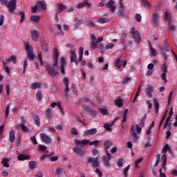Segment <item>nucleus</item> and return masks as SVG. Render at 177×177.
Here are the masks:
<instances>
[{
    "instance_id": "774afa93",
    "label": "nucleus",
    "mask_w": 177,
    "mask_h": 177,
    "mask_svg": "<svg viewBox=\"0 0 177 177\" xmlns=\"http://www.w3.org/2000/svg\"><path fill=\"white\" fill-rule=\"evenodd\" d=\"M111 125H110V124H105L104 125V128H105V129L106 130V131H111Z\"/></svg>"
},
{
    "instance_id": "c9c22d12",
    "label": "nucleus",
    "mask_w": 177,
    "mask_h": 177,
    "mask_svg": "<svg viewBox=\"0 0 177 177\" xmlns=\"http://www.w3.org/2000/svg\"><path fill=\"white\" fill-rule=\"evenodd\" d=\"M41 88V83L39 82H34L31 85V89H37Z\"/></svg>"
},
{
    "instance_id": "4c0bfd02",
    "label": "nucleus",
    "mask_w": 177,
    "mask_h": 177,
    "mask_svg": "<svg viewBox=\"0 0 177 177\" xmlns=\"http://www.w3.org/2000/svg\"><path fill=\"white\" fill-rule=\"evenodd\" d=\"M108 21V18L102 17L97 19V23H100V24H104V23H107Z\"/></svg>"
},
{
    "instance_id": "2f4dec72",
    "label": "nucleus",
    "mask_w": 177,
    "mask_h": 177,
    "mask_svg": "<svg viewBox=\"0 0 177 177\" xmlns=\"http://www.w3.org/2000/svg\"><path fill=\"white\" fill-rule=\"evenodd\" d=\"M1 164L6 168H9V159L7 158H4L1 161Z\"/></svg>"
},
{
    "instance_id": "338daca9",
    "label": "nucleus",
    "mask_w": 177,
    "mask_h": 177,
    "mask_svg": "<svg viewBox=\"0 0 177 177\" xmlns=\"http://www.w3.org/2000/svg\"><path fill=\"white\" fill-rule=\"evenodd\" d=\"M142 3L144 4L145 6H146L147 8H150L151 4L150 3H149V1L147 0H142Z\"/></svg>"
},
{
    "instance_id": "ea45409f",
    "label": "nucleus",
    "mask_w": 177,
    "mask_h": 177,
    "mask_svg": "<svg viewBox=\"0 0 177 177\" xmlns=\"http://www.w3.org/2000/svg\"><path fill=\"white\" fill-rule=\"evenodd\" d=\"M171 116H168L166 119L165 125H164V128H167V127H169V128L171 129V122H169L171 121Z\"/></svg>"
},
{
    "instance_id": "20e7f679",
    "label": "nucleus",
    "mask_w": 177,
    "mask_h": 177,
    "mask_svg": "<svg viewBox=\"0 0 177 177\" xmlns=\"http://www.w3.org/2000/svg\"><path fill=\"white\" fill-rule=\"evenodd\" d=\"M25 50L27 52L28 60H30V61L34 60V59H35V55H34V50L32 48V46L30 45V43H27L25 45Z\"/></svg>"
},
{
    "instance_id": "2eb2a0df",
    "label": "nucleus",
    "mask_w": 177,
    "mask_h": 177,
    "mask_svg": "<svg viewBox=\"0 0 177 177\" xmlns=\"http://www.w3.org/2000/svg\"><path fill=\"white\" fill-rule=\"evenodd\" d=\"M84 6H87V8H91L92 5L90 3H88V1H84V2L79 3L77 5V8H78V9H82V8H84Z\"/></svg>"
},
{
    "instance_id": "603ef678",
    "label": "nucleus",
    "mask_w": 177,
    "mask_h": 177,
    "mask_svg": "<svg viewBox=\"0 0 177 177\" xmlns=\"http://www.w3.org/2000/svg\"><path fill=\"white\" fill-rule=\"evenodd\" d=\"M37 57H38V59L39 60L40 65L43 66L44 65V62L42 61V53L41 52H39L38 53Z\"/></svg>"
},
{
    "instance_id": "6e6d98bb",
    "label": "nucleus",
    "mask_w": 177,
    "mask_h": 177,
    "mask_svg": "<svg viewBox=\"0 0 177 177\" xmlns=\"http://www.w3.org/2000/svg\"><path fill=\"white\" fill-rule=\"evenodd\" d=\"M75 27L78 28L80 26H81V24H82V20H80V19H75Z\"/></svg>"
},
{
    "instance_id": "f704fd0d",
    "label": "nucleus",
    "mask_w": 177,
    "mask_h": 177,
    "mask_svg": "<svg viewBox=\"0 0 177 177\" xmlns=\"http://www.w3.org/2000/svg\"><path fill=\"white\" fill-rule=\"evenodd\" d=\"M120 12L118 13L119 17H122L124 16V13L125 10H124V6L122 4H120Z\"/></svg>"
},
{
    "instance_id": "f8f14e48",
    "label": "nucleus",
    "mask_w": 177,
    "mask_h": 177,
    "mask_svg": "<svg viewBox=\"0 0 177 177\" xmlns=\"http://www.w3.org/2000/svg\"><path fill=\"white\" fill-rule=\"evenodd\" d=\"M31 38L35 42H38V39L39 38V33L37 30H33L30 32Z\"/></svg>"
},
{
    "instance_id": "6e6552de",
    "label": "nucleus",
    "mask_w": 177,
    "mask_h": 177,
    "mask_svg": "<svg viewBox=\"0 0 177 177\" xmlns=\"http://www.w3.org/2000/svg\"><path fill=\"white\" fill-rule=\"evenodd\" d=\"M158 20H160V13L155 11L152 13V19L151 21L154 26H158V24L160 23Z\"/></svg>"
},
{
    "instance_id": "5fc2aeb1",
    "label": "nucleus",
    "mask_w": 177,
    "mask_h": 177,
    "mask_svg": "<svg viewBox=\"0 0 177 177\" xmlns=\"http://www.w3.org/2000/svg\"><path fill=\"white\" fill-rule=\"evenodd\" d=\"M117 165L119 168H122V167H124V160L122 159L118 160L117 161Z\"/></svg>"
},
{
    "instance_id": "4d7b16f0",
    "label": "nucleus",
    "mask_w": 177,
    "mask_h": 177,
    "mask_svg": "<svg viewBox=\"0 0 177 177\" xmlns=\"http://www.w3.org/2000/svg\"><path fill=\"white\" fill-rule=\"evenodd\" d=\"M168 30H169V31H175V26L172 25L171 21L168 22Z\"/></svg>"
},
{
    "instance_id": "423d86ee",
    "label": "nucleus",
    "mask_w": 177,
    "mask_h": 177,
    "mask_svg": "<svg viewBox=\"0 0 177 177\" xmlns=\"http://www.w3.org/2000/svg\"><path fill=\"white\" fill-rule=\"evenodd\" d=\"M106 156H103L102 162L105 167H110V160H111V153H109V151H106Z\"/></svg>"
},
{
    "instance_id": "39448f33",
    "label": "nucleus",
    "mask_w": 177,
    "mask_h": 177,
    "mask_svg": "<svg viewBox=\"0 0 177 177\" xmlns=\"http://www.w3.org/2000/svg\"><path fill=\"white\" fill-rule=\"evenodd\" d=\"M82 110H85L88 115H91V117H96V115L97 114V112L95 110L91 109V107L88 105H83L82 106Z\"/></svg>"
},
{
    "instance_id": "e433bc0d",
    "label": "nucleus",
    "mask_w": 177,
    "mask_h": 177,
    "mask_svg": "<svg viewBox=\"0 0 177 177\" xmlns=\"http://www.w3.org/2000/svg\"><path fill=\"white\" fill-rule=\"evenodd\" d=\"M29 168L30 169H34L37 168V162L33 160L29 162Z\"/></svg>"
},
{
    "instance_id": "b1692460",
    "label": "nucleus",
    "mask_w": 177,
    "mask_h": 177,
    "mask_svg": "<svg viewBox=\"0 0 177 177\" xmlns=\"http://www.w3.org/2000/svg\"><path fill=\"white\" fill-rule=\"evenodd\" d=\"M160 55L161 56L163 57V62H166L167 60H168V57L167 55V53H165V52H164V49L162 48V46L160 47Z\"/></svg>"
},
{
    "instance_id": "5701e85b",
    "label": "nucleus",
    "mask_w": 177,
    "mask_h": 177,
    "mask_svg": "<svg viewBox=\"0 0 177 177\" xmlns=\"http://www.w3.org/2000/svg\"><path fill=\"white\" fill-rule=\"evenodd\" d=\"M32 119L35 121V124L37 125V127H40L41 126V121L39 120V117L38 115L35 114L32 115Z\"/></svg>"
},
{
    "instance_id": "a19ab883",
    "label": "nucleus",
    "mask_w": 177,
    "mask_h": 177,
    "mask_svg": "<svg viewBox=\"0 0 177 177\" xmlns=\"http://www.w3.org/2000/svg\"><path fill=\"white\" fill-rule=\"evenodd\" d=\"M79 60H82V56H84V48L82 47L79 48Z\"/></svg>"
},
{
    "instance_id": "13d9d810",
    "label": "nucleus",
    "mask_w": 177,
    "mask_h": 177,
    "mask_svg": "<svg viewBox=\"0 0 177 177\" xmlns=\"http://www.w3.org/2000/svg\"><path fill=\"white\" fill-rule=\"evenodd\" d=\"M91 46L93 48V49H96V48L98 46L97 41H92Z\"/></svg>"
},
{
    "instance_id": "de8ad7c7",
    "label": "nucleus",
    "mask_w": 177,
    "mask_h": 177,
    "mask_svg": "<svg viewBox=\"0 0 177 177\" xmlns=\"http://www.w3.org/2000/svg\"><path fill=\"white\" fill-rule=\"evenodd\" d=\"M147 115L146 114L144 115V116L142 118L140 123V127H142V128L145 127V121H146V118Z\"/></svg>"
},
{
    "instance_id": "7c9ffc66",
    "label": "nucleus",
    "mask_w": 177,
    "mask_h": 177,
    "mask_svg": "<svg viewBox=\"0 0 177 177\" xmlns=\"http://www.w3.org/2000/svg\"><path fill=\"white\" fill-rule=\"evenodd\" d=\"M66 9H67V7L64 4H58V13H62L64 10H66Z\"/></svg>"
},
{
    "instance_id": "9d476101",
    "label": "nucleus",
    "mask_w": 177,
    "mask_h": 177,
    "mask_svg": "<svg viewBox=\"0 0 177 177\" xmlns=\"http://www.w3.org/2000/svg\"><path fill=\"white\" fill-rule=\"evenodd\" d=\"M131 34L133 36V38L139 44L140 42V34H139V31L136 30L135 28H131Z\"/></svg>"
},
{
    "instance_id": "69168bd1",
    "label": "nucleus",
    "mask_w": 177,
    "mask_h": 177,
    "mask_svg": "<svg viewBox=\"0 0 177 177\" xmlns=\"http://www.w3.org/2000/svg\"><path fill=\"white\" fill-rule=\"evenodd\" d=\"M136 131L138 135L142 132V127H140L138 124H136Z\"/></svg>"
},
{
    "instance_id": "58836bf2",
    "label": "nucleus",
    "mask_w": 177,
    "mask_h": 177,
    "mask_svg": "<svg viewBox=\"0 0 177 177\" xmlns=\"http://www.w3.org/2000/svg\"><path fill=\"white\" fill-rule=\"evenodd\" d=\"M162 160H163L162 164V168H165V167L167 166V155L166 154H164L162 156Z\"/></svg>"
},
{
    "instance_id": "e2e57ef3",
    "label": "nucleus",
    "mask_w": 177,
    "mask_h": 177,
    "mask_svg": "<svg viewBox=\"0 0 177 177\" xmlns=\"http://www.w3.org/2000/svg\"><path fill=\"white\" fill-rule=\"evenodd\" d=\"M136 20L138 23H140L142 21V15H140V14H136Z\"/></svg>"
},
{
    "instance_id": "09e8293b",
    "label": "nucleus",
    "mask_w": 177,
    "mask_h": 177,
    "mask_svg": "<svg viewBox=\"0 0 177 177\" xmlns=\"http://www.w3.org/2000/svg\"><path fill=\"white\" fill-rule=\"evenodd\" d=\"M37 100H42V92L41 91H38L36 94Z\"/></svg>"
},
{
    "instance_id": "a211bd4d",
    "label": "nucleus",
    "mask_w": 177,
    "mask_h": 177,
    "mask_svg": "<svg viewBox=\"0 0 177 177\" xmlns=\"http://www.w3.org/2000/svg\"><path fill=\"white\" fill-rule=\"evenodd\" d=\"M115 104L118 107H122V106H124V101L121 97H118V98L115 100Z\"/></svg>"
},
{
    "instance_id": "37998d69",
    "label": "nucleus",
    "mask_w": 177,
    "mask_h": 177,
    "mask_svg": "<svg viewBox=\"0 0 177 177\" xmlns=\"http://www.w3.org/2000/svg\"><path fill=\"white\" fill-rule=\"evenodd\" d=\"M39 17L37 15H32L30 17L31 21H34L35 23H38L39 21Z\"/></svg>"
},
{
    "instance_id": "0eeeda50",
    "label": "nucleus",
    "mask_w": 177,
    "mask_h": 177,
    "mask_svg": "<svg viewBox=\"0 0 177 177\" xmlns=\"http://www.w3.org/2000/svg\"><path fill=\"white\" fill-rule=\"evenodd\" d=\"M70 58L71 63H75V66H78V63H80V62H82V60H80V57H77V53H75V50L71 51Z\"/></svg>"
},
{
    "instance_id": "4468645a",
    "label": "nucleus",
    "mask_w": 177,
    "mask_h": 177,
    "mask_svg": "<svg viewBox=\"0 0 177 177\" xmlns=\"http://www.w3.org/2000/svg\"><path fill=\"white\" fill-rule=\"evenodd\" d=\"M17 129H21L22 132H24L25 133H28V132H30V130L28 129V128H27V127H26V125H24V124H19L17 126Z\"/></svg>"
},
{
    "instance_id": "1a4fd4ad",
    "label": "nucleus",
    "mask_w": 177,
    "mask_h": 177,
    "mask_svg": "<svg viewBox=\"0 0 177 177\" xmlns=\"http://www.w3.org/2000/svg\"><path fill=\"white\" fill-rule=\"evenodd\" d=\"M88 164H92L93 168H97L99 167V159L97 158H89L87 160Z\"/></svg>"
},
{
    "instance_id": "052dcab7",
    "label": "nucleus",
    "mask_w": 177,
    "mask_h": 177,
    "mask_svg": "<svg viewBox=\"0 0 177 177\" xmlns=\"http://www.w3.org/2000/svg\"><path fill=\"white\" fill-rule=\"evenodd\" d=\"M19 16H21L20 23H23L24 21V19H26V15L24 14V12H19Z\"/></svg>"
},
{
    "instance_id": "6ab92c4d",
    "label": "nucleus",
    "mask_w": 177,
    "mask_h": 177,
    "mask_svg": "<svg viewBox=\"0 0 177 177\" xmlns=\"http://www.w3.org/2000/svg\"><path fill=\"white\" fill-rule=\"evenodd\" d=\"M16 139L15 130H11L9 132V140L11 143H13Z\"/></svg>"
},
{
    "instance_id": "a18cd8bd",
    "label": "nucleus",
    "mask_w": 177,
    "mask_h": 177,
    "mask_svg": "<svg viewBox=\"0 0 177 177\" xmlns=\"http://www.w3.org/2000/svg\"><path fill=\"white\" fill-rule=\"evenodd\" d=\"M167 151H171V147L168 144H166L162 150V153H167Z\"/></svg>"
},
{
    "instance_id": "a878e982",
    "label": "nucleus",
    "mask_w": 177,
    "mask_h": 177,
    "mask_svg": "<svg viewBox=\"0 0 177 177\" xmlns=\"http://www.w3.org/2000/svg\"><path fill=\"white\" fill-rule=\"evenodd\" d=\"M54 63H59V51H57V48H55L54 50Z\"/></svg>"
},
{
    "instance_id": "c85d7f7f",
    "label": "nucleus",
    "mask_w": 177,
    "mask_h": 177,
    "mask_svg": "<svg viewBox=\"0 0 177 177\" xmlns=\"http://www.w3.org/2000/svg\"><path fill=\"white\" fill-rule=\"evenodd\" d=\"M148 44L150 46L149 50L151 56H157V51L153 48V46H151V44L150 43V41H148Z\"/></svg>"
},
{
    "instance_id": "8fccbe9b",
    "label": "nucleus",
    "mask_w": 177,
    "mask_h": 177,
    "mask_svg": "<svg viewBox=\"0 0 177 177\" xmlns=\"http://www.w3.org/2000/svg\"><path fill=\"white\" fill-rule=\"evenodd\" d=\"M162 71L165 73H167L168 71V66H167V62H163L162 63Z\"/></svg>"
},
{
    "instance_id": "49530a36",
    "label": "nucleus",
    "mask_w": 177,
    "mask_h": 177,
    "mask_svg": "<svg viewBox=\"0 0 177 177\" xmlns=\"http://www.w3.org/2000/svg\"><path fill=\"white\" fill-rule=\"evenodd\" d=\"M165 19L168 21V23L171 21V14H169V11H166L165 14Z\"/></svg>"
},
{
    "instance_id": "864d4df0",
    "label": "nucleus",
    "mask_w": 177,
    "mask_h": 177,
    "mask_svg": "<svg viewBox=\"0 0 177 177\" xmlns=\"http://www.w3.org/2000/svg\"><path fill=\"white\" fill-rule=\"evenodd\" d=\"M131 167V165H128L127 167L124 168V170L123 171V175L124 177H128V171H129V168Z\"/></svg>"
},
{
    "instance_id": "412c9836",
    "label": "nucleus",
    "mask_w": 177,
    "mask_h": 177,
    "mask_svg": "<svg viewBox=\"0 0 177 177\" xmlns=\"http://www.w3.org/2000/svg\"><path fill=\"white\" fill-rule=\"evenodd\" d=\"M133 128L134 127L131 126V132L133 138V142H136L138 141V134H136V131L133 130Z\"/></svg>"
},
{
    "instance_id": "c03bdc74",
    "label": "nucleus",
    "mask_w": 177,
    "mask_h": 177,
    "mask_svg": "<svg viewBox=\"0 0 177 177\" xmlns=\"http://www.w3.org/2000/svg\"><path fill=\"white\" fill-rule=\"evenodd\" d=\"M46 115L47 116V118H49L50 120H51V118H52V109H48L46 111Z\"/></svg>"
},
{
    "instance_id": "f03ea898",
    "label": "nucleus",
    "mask_w": 177,
    "mask_h": 177,
    "mask_svg": "<svg viewBox=\"0 0 177 177\" xmlns=\"http://www.w3.org/2000/svg\"><path fill=\"white\" fill-rule=\"evenodd\" d=\"M2 5H6L10 13H15V10L17 8V1L10 0L8 1L6 0H0Z\"/></svg>"
},
{
    "instance_id": "7ed1b4c3",
    "label": "nucleus",
    "mask_w": 177,
    "mask_h": 177,
    "mask_svg": "<svg viewBox=\"0 0 177 177\" xmlns=\"http://www.w3.org/2000/svg\"><path fill=\"white\" fill-rule=\"evenodd\" d=\"M46 67V71L50 77H56L59 74V66H57V63L54 62L53 65L47 64Z\"/></svg>"
},
{
    "instance_id": "473e14b6",
    "label": "nucleus",
    "mask_w": 177,
    "mask_h": 177,
    "mask_svg": "<svg viewBox=\"0 0 177 177\" xmlns=\"http://www.w3.org/2000/svg\"><path fill=\"white\" fill-rule=\"evenodd\" d=\"M153 104H154V107H155V111L156 113H158V110L160 109V104L158 103V101H157V100L154 99L153 100Z\"/></svg>"
},
{
    "instance_id": "72a5a7b5",
    "label": "nucleus",
    "mask_w": 177,
    "mask_h": 177,
    "mask_svg": "<svg viewBox=\"0 0 177 177\" xmlns=\"http://www.w3.org/2000/svg\"><path fill=\"white\" fill-rule=\"evenodd\" d=\"M167 111H166V112L164 113V115L160 120V124L158 127V129H160L161 128V125H162V124H164V121H165V118H167Z\"/></svg>"
},
{
    "instance_id": "c756f323",
    "label": "nucleus",
    "mask_w": 177,
    "mask_h": 177,
    "mask_svg": "<svg viewBox=\"0 0 177 177\" xmlns=\"http://www.w3.org/2000/svg\"><path fill=\"white\" fill-rule=\"evenodd\" d=\"M163 49H165L166 52H171V50H172L171 48H169V44L167 41H163Z\"/></svg>"
},
{
    "instance_id": "f257e3e1",
    "label": "nucleus",
    "mask_w": 177,
    "mask_h": 177,
    "mask_svg": "<svg viewBox=\"0 0 177 177\" xmlns=\"http://www.w3.org/2000/svg\"><path fill=\"white\" fill-rule=\"evenodd\" d=\"M74 142L77 146L72 148V151H73L76 156L82 157L84 154H86V150L84 149V147L89 145V140L75 139Z\"/></svg>"
},
{
    "instance_id": "f3484780",
    "label": "nucleus",
    "mask_w": 177,
    "mask_h": 177,
    "mask_svg": "<svg viewBox=\"0 0 177 177\" xmlns=\"http://www.w3.org/2000/svg\"><path fill=\"white\" fill-rule=\"evenodd\" d=\"M63 81L65 86L64 92H66V95H67V93L70 92V87H68V78L65 77Z\"/></svg>"
},
{
    "instance_id": "cd10ccee",
    "label": "nucleus",
    "mask_w": 177,
    "mask_h": 177,
    "mask_svg": "<svg viewBox=\"0 0 177 177\" xmlns=\"http://www.w3.org/2000/svg\"><path fill=\"white\" fill-rule=\"evenodd\" d=\"M111 146H113V142H111L110 140H106L105 142L104 143V147L105 150H109V149H110V147Z\"/></svg>"
},
{
    "instance_id": "393cba45",
    "label": "nucleus",
    "mask_w": 177,
    "mask_h": 177,
    "mask_svg": "<svg viewBox=\"0 0 177 177\" xmlns=\"http://www.w3.org/2000/svg\"><path fill=\"white\" fill-rule=\"evenodd\" d=\"M64 172H66V171H64V169L63 168L57 167L55 171V175H56V176H60L63 175V174H64Z\"/></svg>"
},
{
    "instance_id": "0e129e2a",
    "label": "nucleus",
    "mask_w": 177,
    "mask_h": 177,
    "mask_svg": "<svg viewBox=\"0 0 177 177\" xmlns=\"http://www.w3.org/2000/svg\"><path fill=\"white\" fill-rule=\"evenodd\" d=\"M71 133H72V135H75V136L78 135V131H77V129H76L75 127H73V128L71 130Z\"/></svg>"
},
{
    "instance_id": "aec40b11",
    "label": "nucleus",
    "mask_w": 177,
    "mask_h": 177,
    "mask_svg": "<svg viewBox=\"0 0 177 177\" xmlns=\"http://www.w3.org/2000/svg\"><path fill=\"white\" fill-rule=\"evenodd\" d=\"M40 46L43 50V52H48V49H49V46H48V43H46V41H41Z\"/></svg>"
},
{
    "instance_id": "3c124183",
    "label": "nucleus",
    "mask_w": 177,
    "mask_h": 177,
    "mask_svg": "<svg viewBox=\"0 0 177 177\" xmlns=\"http://www.w3.org/2000/svg\"><path fill=\"white\" fill-rule=\"evenodd\" d=\"M90 146H94V147H97L99 146V140H94L93 142H88Z\"/></svg>"
},
{
    "instance_id": "79ce46f5",
    "label": "nucleus",
    "mask_w": 177,
    "mask_h": 177,
    "mask_svg": "<svg viewBox=\"0 0 177 177\" xmlns=\"http://www.w3.org/2000/svg\"><path fill=\"white\" fill-rule=\"evenodd\" d=\"M115 65L116 67H118V68H121V66H122V62H121V59L120 58H117L115 61Z\"/></svg>"
},
{
    "instance_id": "ddd939ff",
    "label": "nucleus",
    "mask_w": 177,
    "mask_h": 177,
    "mask_svg": "<svg viewBox=\"0 0 177 177\" xmlns=\"http://www.w3.org/2000/svg\"><path fill=\"white\" fill-rule=\"evenodd\" d=\"M106 7L109 8L110 10V12L112 13H114L115 12V6H114V1L110 0L107 3H106Z\"/></svg>"
},
{
    "instance_id": "dca6fc26",
    "label": "nucleus",
    "mask_w": 177,
    "mask_h": 177,
    "mask_svg": "<svg viewBox=\"0 0 177 177\" xmlns=\"http://www.w3.org/2000/svg\"><path fill=\"white\" fill-rule=\"evenodd\" d=\"M96 132H97V129H91L89 130H86L84 132V136H88V135H95V133H96Z\"/></svg>"
},
{
    "instance_id": "9b49d317",
    "label": "nucleus",
    "mask_w": 177,
    "mask_h": 177,
    "mask_svg": "<svg viewBox=\"0 0 177 177\" xmlns=\"http://www.w3.org/2000/svg\"><path fill=\"white\" fill-rule=\"evenodd\" d=\"M40 136H41V140L46 143V145H49V143H50V141L52 140L50 139V137H49L48 135H46V133H41L40 134Z\"/></svg>"
},
{
    "instance_id": "bf43d9fd",
    "label": "nucleus",
    "mask_w": 177,
    "mask_h": 177,
    "mask_svg": "<svg viewBox=\"0 0 177 177\" xmlns=\"http://www.w3.org/2000/svg\"><path fill=\"white\" fill-rule=\"evenodd\" d=\"M39 5H40L42 9H44V10H46V3H45V1H39Z\"/></svg>"
},
{
    "instance_id": "bb28decb",
    "label": "nucleus",
    "mask_w": 177,
    "mask_h": 177,
    "mask_svg": "<svg viewBox=\"0 0 177 177\" xmlns=\"http://www.w3.org/2000/svg\"><path fill=\"white\" fill-rule=\"evenodd\" d=\"M17 159L19 161H24V160H29L30 156L28 155H24V154H20L18 156Z\"/></svg>"
},
{
    "instance_id": "4be33fe9",
    "label": "nucleus",
    "mask_w": 177,
    "mask_h": 177,
    "mask_svg": "<svg viewBox=\"0 0 177 177\" xmlns=\"http://www.w3.org/2000/svg\"><path fill=\"white\" fill-rule=\"evenodd\" d=\"M153 91H154L153 86H150L147 88L145 94L147 95V96H148V97H152L153 94H151V92H153Z\"/></svg>"
},
{
    "instance_id": "680f3d73",
    "label": "nucleus",
    "mask_w": 177,
    "mask_h": 177,
    "mask_svg": "<svg viewBox=\"0 0 177 177\" xmlns=\"http://www.w3.org/2000/svg\"><path fill=\"white\" fill-rule=\"evenodd\" d=\"M161 79L164 81V84H167V73H163L161 75Z\"/></svg>"
}]
</instances>
